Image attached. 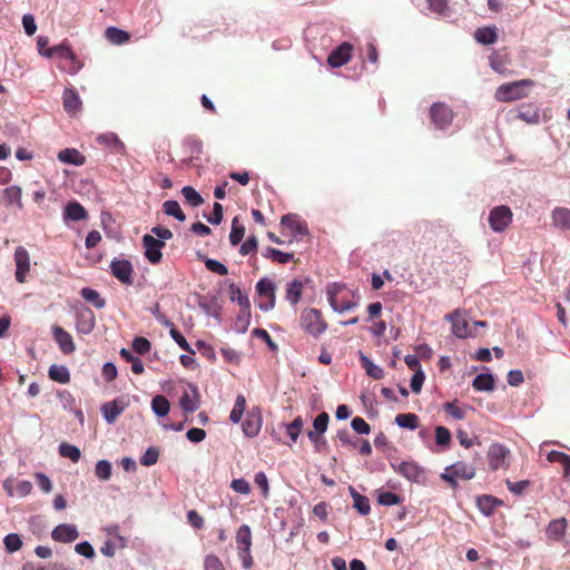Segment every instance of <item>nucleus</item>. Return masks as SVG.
I'll return each instance as SVG.
<instances>
[{
	"instance_id": "1",
	"label": "nucleus",
	"mask_w": 570,
	"mask_h": 570,
	"mask_svg": "<svg viewBox=\"0 0 570 570\" xmlns=\"http://www.w3.org/2000/svg\"><path fill=\"white\" fill-rule=\"evenodd\" d=\"M533 86L534 81L531 79H521L505 82L495 89L494 98L501 102H512L520 100L529 96L527 88H531Z\"/></svg>"
},
{
	"instance_id": "2",
	"label": "nucleus",
	"mask_w": 570,
	"mask_h": 570,
	"mask_svg": "<svg viewBox=\"0 0 570 570\" xmlns=\"http://www.w3.org/2000/svg\"><path fill=\"white\" fill-rule=\"evenodd\" d=\"M281 226L283 234L289 237V243L293 239L299 242L303 238H309L307 224L297 214L284 215L281 219Z\"/></svg>"
},
{
	"instance_id": "3",
	"label": "nucleus",
	"mask_w": 570,
	"mask_h": 570,
	"mask_svg": "<svg viewBox=\"0 0 570 570\" xmlns=\"http://www.w3.org/2000/svg\"><path fill=\"white\" fill-rule=\"evenodd\" d=\"M475 475V468L472 464H468L465 462L459 461L453 463L452 465L445 468L444 473H442V479L449 482L452 487H456L458 479L462 480H471Z\"/></svg>"
},
{
	"instance_id": "4",
	"label": "nucleus",
	"mask_w": 570,
	"mask_h": 570,
	"mask_svg": "<svg viewBox=\"0 0 570 570\" xmlns=\"http://www.w3.org/2000/svg\"><path fill=\"white\" fill-rule=\"evenodd\" d=\"M302 327L314 336H318L326 330V324L315 308L305 309L301 316Z\"/></svg>"
},
{
	"instance_id": "5",
	"label": "nucleus",
	"mask_w": 570,
	"mask_h": 570,
	"mask_svg": "<svg viewBox=\"0 0 570 570\" xmlns=\"http://www.w3.org/2000/svg\"><path fill=\"white\" fill-rule=\"evenodd\" d=\"M512 217L511 209L505 205H501L491 209L488 220L494 232H502L511 224Z\"/></svg>"
},
{
	"instance_id": "6",
	"label": "nucleus",
	"mask_w": 570,
	"mask_h": 570,
	"mask_svg": "<svg viewBox=\"0 0 570 570\" xmlns=\"http://www.w3.org/2000/svg\"><path fill=\"white\" fill-rule=\"evenodd\" d=\"M452 323V333L459 338L475 336L476 331L469 324L464 314L460 311H454L452 314L445 316Z\"/></svg>"
},
{
	"instance_id": "7",
	"label": "nucleus",
	"mask_w": 570,
	"mask_h": 570,
	"mask_svg": "<svg viewBox=\"0 0 570 570\" xmlns=\"http://www.w3.org/2000/svg\"><path fill=\"white\" fill-rule=\"evenodd\" d=\"M430 118L438 129H444L452 122L453 114L445 104L435 102L431 106Z\"/></svg>"
},
{
	"instance_id": "8",
	"label": "nucleus",
	"mask_w": 570,
	"mask_h": 570,
	"mask_svg": "<svg viewBox=\"0 0 570 570\" xmlns=\"http://www.w3.org/2000/svg\"><path fill=\"white\" fill-rule=\"evenodd\" d=\"M510 112L513 114V119H520L529 125H537L541 119L540 108L533 102L521 104Z\"/></svg>"
},
{
	"instance_id": "9",
	"label": "nucleus",
	"mask_w": 570,
	"mask_h": 570,
	"mask_svg": "<svg viewBox=\"0 0 570 570\" xmlns=\"http://www.w3.org/2000/svg\"><path fill=\"white\" fill-rule=\"evenodd\" d=\"M510 454V450L500 444L493 443L490 445L488 451L489 464L492 470H499L508 466L507 459Z\"/></svg>"
},
{
	"instance_id": "10",
	"label": "nucleus",
	"mask_w": 570,
	"mask_h": 570,
	"mask_svg": "<svg viewBox=\"0 0 570 570\" xmlns=\"http://www.w3.org/2000/svg\"><path fill=\"white\" fill-rule=\"evenodd\" d=\"M151 233L156 236L146 234L142 237V243L146 249H160L164 247V239H169L173 237V233L163 226H155L151 228Z\"/></svg>"
},
{
	"instance_id": "11",
	"label": "nucleus",
	"mask_w": 570,
	"mask_h": 570,
	"mask_svg": "<svg viewBox=\"0 0 570 570\" xmlns=\"http://www.w3.org/2000/svg\"><path fill=\"white\" fill-rule=\"evenodd\" d=\"M353 46L350 42L341 43L327 57V63L332 68H338L347 63L352 57Z\"/></svg>"
},
{
	"instance_id": "12",
	"label": "nucleus",
	"mask_w": 570,
	"mask_h": 570,
	"mask_svg": "<svg viewBox=\"0 0 570 570\" xmlns=\"http://www.w3.org/2000/svg\"><path fill=\"white\" fill-rule=\"evenodd\" d=\"M78 537V528L71 523H61L51 531V538L57 542L70 543L76 541Z\"/></svg>"
},
{
	"instance_id": "13",
	"label": "nucleus",
	"mask_w": 570,
	"mask_h": 570,
	"mask_svg": "<svg viewBox=\"0 0 570 570\" xmlns=\"http://www.w3.org/2000/svg\"><path fill=\"white\" fill-rule=\"evenodd\" d=\"M490 67L502 76H509L512 71L509 69L511 65V58L504 50H498L491 53L489 57Z\"/></svg>"
},
{
	"instance_id": "14",
	"label": "nucleus",
	"mask_w": 570,
	"mask_h": 570,
	"mask_svg": "<svg viewBox=\"0 0 570 570\" xmlns=\"http://www.w3.org/2000/svg\"><path fill=\"white\" fill-rule=\"evenodd\" d=\"M393 469L412 482H420L423 476V470L415 462L404 461L397 465L392 463Z\"/></svg>"
},
{
	"instance_id": "15",
	"label": "nucleus",
	"mask_w": 570,
	"mask_h": 570,
	"mask_svg": "<svg viewBox=\"0 0 570 570\" xmlns=\"http://www.w3.org/2000/svg\"><path fill=\"white\" fill-rule=\"evenodd\" d=\"M96 325V318L92 311L88 307H83L77 312V331L81 334H89L94 331Z\"/></svg>"
},
{
	"instance_id": "16",
	"label": "nucleus",
	"mask_w": 570,
	"mask_h": 570,
	"mask_svg": "<svg viewBox=\"0 0 570 570\" xmlns=\"http://www.w3.org/2000/svg\"><path fill=\"white\" fill-rule=\"evenodd\" d=\"M111 273L112 275L118 278L120 282L125 284H131L132 283V266L131 264L126 259H118L111 262Z\"/></svg>"
},
{
	"instance_id": "17",
	"label": "nucleus",
	"mask_w": 570,
	"mask_h": 570,
	"mask_svg": "<svg viewBox=\"0 0 570 570\" xmlns=\"http://www.w3.org/2000/svg\"><path fill=\"white\" fill-rule=\"evenodd\" d=\"M53 338L65 354L75 352L76 346L71 335L60 326L52 327Z\"/></svg>"
},
{
	"instance_id": "18",
	"label": "nucleus",
	"mask_w": 570,
	"mask_h": 570,
	"mask_svg": "<svg viewBox=\"0 0 570 570\" xmlns=\"http://www.w3.org/2000/svg\"><path fill=\"white\" fill-rule=\"evenodd\" d=\"M16 262V279L19 283H24L27 278V274L30 271V257L28 252H16L14 254Z\"/></svg>"
},
{
	"instance_id": "19",
	"label": "nucleus",
	"mask_w": 570,
	"mask_h": 570,
	"mask_svg": "<svg viewBox=\"0 0 570 570\" xmlns=\"http://www.w3.org/2000/svg\"><path fill=\"white\" fill-rule=\"evenodd\" d=\"M183 411L191 413L199 407V396L196 386L189 385V391H185L179 400Z\"/></svg>"
},
{
	"instance_id": "20",
	"label": "nucleus",
	"mask_w": 570,
	"mask_h": 570,
	"mask_svg": "<svg viewBox=\"0 0 570 570\" xmlns=\"http://www.w3.org/2000/svg\"><path fill=\"white\" fill-rule=\"evenodd\" d=\"M126 404L121 400H115L107 402L101 406V413L104 419L109 423H114L116 419L124 412Z\"/></svg>"
},
{
	"instance_id": "21",
	"label": "nucleus",
	"mask_w": 570,
	"mask_h": 570,
	"mask_svg": "<svg viewBox=\"0 0 570 570\" xmlns=\"http://www.w3.org/2000/svg\"><path fill=\"white\" fill-rule=\"evenodd\" d=\"M552 225L563 232L570 230V209L556 207L551 213Z\"/></svg>"
},
{
	"instance_id": "22",
	"label": "nucleus",
	"mask_w": 570,
	"mask_h": 570,
	"mask_svg": "<svg viewBox=\"0 0 570 570\" xmlns=\"http://www.w3.org/2000/svg\"><path fill=\"white\" fill-rule=\"evenodd\" d=\"M62 100H63V108L68 114L75 115L76 112H78L81 109V100H80L78 94L76 92V90H73L71 88L65 89L63 95H62Z\"/></svg>"
},
{
	"instance_id": "23",
	"label": "nucleus",
	"mask_w": 570,
	"mask_h": 570,
	"mask_svg": "<svg viewBox=\"0 0 570 570\" xmlns=\"http://www.w3.org/2000/svg\"><path fill=\"white\" fill-rule=\"evenodd\" d=\"M97 141L109 147L115 154H124L125 151L124 142L112 132L99 135Z\"/></svg>"
},
{
	"instance_id": "24",
	"label": "nucleus",
	"mask_w": 570,
	"mask_h": 570,
	"mask_svg": "<svg viewBox=\"0 0 570 570\" xmlns=\"http://www.w3.org/2000/svg\"><path fill=\"white\" fill-rule=\"evenodd\" d=\"M58 159L61 163L82 166L86 163V157L77 149L66 148L59 151Z\"/></svg>"
},
{
	"instance_id": "25",
	"label": "nucleus",
	"mask_w": 570,
	"mask_h": 570,
	"mask_svg": "<svg viewBox=\"0 0 570 570\" xmlns=\"http://www.w3.org/2000/svg\"><path fill=\"white\" fill-rule=\"evenodd\" d=\"M262 428V417L259 414L249 413L243 422V432L247 436H256Z\"/></svg>"
},
{
	"instance_id": "26",
	"label": "nucleus",
	"mask_w": 570,
	"mask_h": 570,
	"mask_svg": "<svg viewBox=\"0 0 570 570\" xmlns=\"http://www.w3.org/2000/svg\"><path fill=\"white\" fill-rule=\"evenodd\" d=\"M87 215L85 207L77 202H69L63 210L65 219L73 222L82 220L87 218Z\"/></svg>"
},
{
	"instance_id": "27",
	"label": "nucleus",
	"mask_w": 570,
	"mask_h": 570,
	"mask_svg": "<svg viewBox=\"0 0 570 570\" xmlns=\"http://www.w3.org/2000/svg\"><path fill=\"white\" fill-rule=\"evenodd\" d=\"M474 39L482 45H493L498 40L497 27L478 28L474 32Z\"/></svg>"
},
{
	"instance_id": "28",
	"label": "nucleus",
	"mask_w": 570,
	"mask_h": 570,
	"mask_svg": "<svg viewBox=\"0 0 570 570\" xmlns=\"http://www.w3.org/2000/svg\"><path fill=\"white\" fill-rule=\"evenodd\" d=\"M75 55V52L71 50V48L67 43H60L58 46L48 48L46 52H42L43 57L52 58L53 56H57L61 62L65 60H68Z\"/></svg>"
},
{
	"instance_id": "29",
	"label": "nucleus",
	"mask_w": 570,
	"mask_h": 570,
	"mask_svg": "<svg viewBox=\"0 0 570 570\" xmlns=\"http://www.w3.org/2000/svg\"><path fill=\"white\" fill-rule=\"evenodd\" d=\"M350 494L353 498V507L362 515H367L371 510L370 501L366 497L360 494L353 487L348 488Z\"/></svg>"
},
{
	"instance_id": "30",
	"label": "nucleus",
	"mask_w": 570,
	"mask_h": 570,
	"mask_svg": "<svg viewBox=\"0 0 570 570\" xmlns=\"http://www.w3.org/2000/svg\"><path fill=\"white\" fill-rule=\"evenodd\" d=\"M547 460L560 463L563 466V476L566 479L570 478V456L568 454L553 450L548 452Z\"/></svg>"
},
{
	"instance_id": "31",
	"label": "nucleus",
	"mask_w": 570,
	"mask_h": 570,
	"mask_svg": "<svg viewBox=\"0 0 570 570\" xmlns=\"http://www.w3.org/2000/svg\"><path fill=\"white\" fill-rule=\"evenodd\" d=\"M567 527V520L564 518L556 519L551 521L547 529V534L549 539L560 540L564 534Z\"/></svg>"
},
{
	"instance_id": "32",
	"label": "nucleus",
	"mask_w": 570,
	"mask_h": 570,
	"mask_svg": "<svg viewBox=\"0 0 570 570\" xmlns=\"http://www.w3.org/2000/svg\"><path fill=\"white\" fill-rule=\"evenodd\" d=\"M49 377L58 383L66 384L70 381L69 370L65 365L52 364L48 372Z\"/></svg>"
},
{
	"instance_id": "33",
	"label": "nucleus",
	"mask_w": 570,
	"mask_h": 570,
	"mask_svg": "<svg viewBox=\"0 0 570 570\" xmlns=\"http://www.w3.org/2000/svg\"><path fill=\"white\" fill-rule=\"evenodd\" d=\"M360 361L366 371V374L375 380H380L384 375V371L379 365H375L366 355L360 352Z\"/></svg>"
},
{
	"instance_id": "34",
	"label": "nucleus",
	"mask_w": 570,
	"mask_h": 570,
	"mask_svg": "<svg viewBox=\"0 0 570 570\" xmlns=\"http://www.w3.org/2000/svg\"><path fill=\"white\" fill-rule=\"evenodd\" d=\"M472 385L476 391L490 392L494 389V379H493L492 374L481 373L475 376Z\"/></svg>"
},
{
	"instance_id": "35",
	"label": "nucleus",
	"mask_w": 570,
	"mask_h": 570,
	"mask_svg": "<svg viewBox=\"0 0 570 570\" xmlns=\"http://www.w3.org/2000/svg\"><path fill=\"white\" fill-rule=\"evenodd\" d=\"M476 504L484 515H490L494 511L495 507L500 504V501L491 495H482L476 499Z\"/></svg>"
},
{
	"instance_id": "36",
	"label": "nucleus",
	"mask_w": 570,
	"mask_h": 570,
	"mask_svg": "<svg viewBox=\"0 0 570 570\" xmlns=\"http://www.w3.org/2000/svg\"><path fill=\"white\" fill-rule=\"evenodd\" d=\"M302 291H303V283L295 279L287 284L286 289V299L292 304L296 305L301 297H302Z\"/></svg>"
},
{
	"instance_id": "37",
	"label": "nucleus",
	"mask_w": 570,
	"mask_h": 570,
	"mask_svg": "<svg viewBox=\"0 0 570 570\" xmlns=\"http://www.w3.org/2000/svg\"><path fill=\"white\" fill-rule=\"evenodd\" d=\"M81 297L88 303L92 304L96 308H102L106 305V301L100 294L90 287H83L80 292Z\"/></svg>"
},
{
	"instance_id": "38",
	"label": "nucleus",
	"mask_w": 570,
	"mask_h": 570,
	"mask_svg": "<svg viewBox=\"0 0 570 570\" xmlns=\"http://www.w3.org/2000/svg\"><path fill=\"white\" fill-rule=\"evenodd\" d=\"M245 235V226L236 216L232 220V230L229 234V240L233 246H236L240 243Z\"/></svg>"
},
{
	"instance_id": "39",
	"label": "nucleus",
	"mask_w": 570,
	"mask_h": 570,
	"mask_svg": "<svg viewBox=\"0 0 570 570\" xmlns=\"http://www.w3.org/2000/svg\"><path fill=\"white\" fill-rule=\"evenodd\" d=\"M151 410L157 416L163 417L167 415L170 410L169 401L163 395H156L151 400Z\"/></svg>"
},
{
	"instance_id": "40",
	"label": "nucleus",
	"mask_w": 570,
	"mask_h": 570,
	"mask_svg": "<svg viewBox=\"0 0 570 570\" xmlns=\"http://www.w3.org/2000/svg\"><path fill=\"white\" fill-rule=\"evenodd\" d=\"M4 199L9 204H16L19 209L23 207L22 190L19 186H10L3 190Z\"/></svg>"
},
{
	"instance_id": "41",
	"label": "nucleus",
	"mask_w": 570,
	"mask_h": 570,
	"mask_svg": "<svg viewBox=\"0 0 570 570\" xmlns=\"http://www.w3.org/2000/svg\"><path fill=\"white\" fill-rule=\"evenodd\" d=\"M106 38L115 45H122L129 40V33L116 27L106 29Z\"/></svg>"
},
{
	"instance_id": "42",
	"label": "nucleus",
	"mask_w": 570,
	"mask_h": 570,
	"mask_svg": "<svg viewBox=\"0 0 570 570\" xmlns=\"http://www.w3.org/2000/svg\"><path fill=\"white\" fill-rule=\"evenodd\" d=\"M229 293H230V299L233 302H236L244 311L248 312L249 306H250L248 296L246 294H244L240 291V288L234 284H232L229 286Z\"/></svg>"
},
{
	"instance_id": "43",
	"label": "nucleus",
	"mask_w": 570,
	"mask_h": 570,
	"mask_svg": "<svg viewBox=\"0 0 570 570\" xmlns=\"http://www.w3.org/2000/svg\"><path fill=\"white\" fill-rule=\"evenodd\" d=\"M163 210L166 215L173 216L176 219H178L179 222L186 220V215L181 210L178 202H176V200H166L163 204Z\"/></svg>"
},
{
	"instance_id": "44",
	"label": "nucleus",
	"mask_w": 570,
	"mask_h": 570,
	"mask_svg": "<svg viewBox=\"0 0 570 570\" xmlns=\"http://www.w3.org/2000/svg\"><path fill=\"white\" fill-rule=\"evenodd\" d=\"M246 399L244 395H237L229 419L233 423H238L245 412Z\"/></svg>"
},
{
	"instance_id": "45",
	"label": "nucleus",
	"mask_w": 570,
	"mask_h": 570,
	"mask_svg": "<svg viewBox=\"0 0 570 570\" xmlns=\"http://www.w3.org/2000/svg\"><path fill=\"white\" fill-rule=\"evenodd\" d=\"M181 195L184 196L186 202L193 207H198L204 203V199L200 196V194L191 186L183 187Z\"/></svg>"
},
{
	"instance_id": "46",
	"label": "nucleus",
	"mask_w": 570,
	"mask_h": 570,
	"mask_svg": "<svg viewBox=\"0 0 570 570\" xmlns=\"http://www.w3.org/2000/svg\"><path fill=\"white\" fill-rule=\"evenodd\" d=\"M417 416L413 413H402L397 414L395 417V423L400 428L415 430L417 428Z\"/></svg>"
},
{
	"instance_id": "47",
	"label": "nucleus",
	"mask_w": 570,
	"mask_h": 570,
	"mask_svg": "<svg viewBox=\"0 0 570 570\" xmlns=\"http://www.w3.org/2000/svg\"><path fill=\"white\" fill-rule=\"evenodd\" d=\"M59 454L62 458L70 459L72 462H78L81 458L80 450L76 445L66 442L59 445Z\"/></svg>"
},
{
	"instance_id": "48",
	"label": "nucleus",
	"mask_w": 570,
	"mask_h": 570,
	"mask_svg": "<svg viewBox=\"0 0 570 570\" xmlns=\"http://www.w3.org/2000/svg\"><path fill=\"white\" fill-rule=\"evenodd\" d=\"M236 542L238 544V548L252 547V532L248 525L243 524L238 528L236 533Z\"/></svg>"
},
{
	"instance_id": "49",
	"label": "nucleus",
	"mask_w": 570,
	"mask_h": 570,
	"mask_svg": "<svg viewBox=\"0 0 570 570\" xmlns=\"http://www.w3.org/2000/svg\"><path fill=\"white\" fill-rule=\"evenodd\" d=\"M256 292L259 296V299H263L265 297H269L275 295V285L274 283L268 278H262L256 284Z\"/></svg>"
},
{
	"instance_id": "50",
	"label": "nucleus",
	"mask_w": 570,
	"mask_h": 570,
	"mask_svg": "<svg viewBox=\"0 0 570 570\" xmlns=\"http://www.w3.org/2000/svg\"><path fill=\"white\" fill-rule=\"evenodd\" d=\"M111 463L108 460H99L95 466V474L100 481H108L111 478Z\"/></svg>"
},
{
	"instance_id": "51",
	"label": "nucleus",
	"mask_w": 570,
	"mask_h": 570,
	"mask_svg": "<svg viewBox=\"0 0 570 570\" xmlns=\"http://www.w3.org/2000/svg\"><path fill=\"white\" fill-rule=\"evenodd\" d=\"M303 425H304V421L301 416H297L294 419L293 422L285 424L286 433L288 434V436L291 438V440L293 442L297 441V439L302 432Z\"/></svg>"
},
{
	"instance_id": "52",
	"label": "nucleus",
	"mask_w": 570,
	"mask_h": 570,
	"mask_svg": "<svg viewBox=\"0 0 570 570\" xmlns=\"http://www.w3.org/2000/svg\"><path fill=\"white\" fill-rule=\"evenodd\" d=\"M429 4V9L443 17H448L450 14V7L448 0H426Z\"/></svg>"
},
{
	"instance_id": "53",
	"label": "nucleus",
	"mask_w": 570,
	"mask_h": 570,
	"mask_svg": "<svg viewBox=\"0 0 570 570\" xmlns=\"http://www.w3.org/2000/svg\"><path fill=\"white\" fill-rule=\"evenodd\" d=\"M3 543L6 547V550L9 553H13L21 549L22 547V540L17 533H9L4 537Z\"/></svg>"
},
{
	"instance_id": "54",
	"label": "nucleus",
	"mask_w": 570,
	"mask_h": 570,
	"mask_svg": "<svg viewBox=\"0 0 570 570\" xmlns=\"http://www.w3.org/2000/svg\"><path fill=\"white\" fill-rule=\"evenodd\" d=\"M82 67V62L77 58L76 55L59 65L60 69L70 75H76Z\"/></svg>"
},
{
	"instance_id": "55",
	"label": "nucleus",
	"mask_w": 570,
	"mask_h": 570,
	"mask_svg": "<svg viewBox=\"0 0 570 570\" xmlns=\"http://www.w3.org/2000/svg\"><path fill=\"white\" fill-rule=\"evenodd\" d=\"M159 458V451L157 448L150 446L148 448L142 456L140 458V463L145 466H151L157 463Z\"/></svg>"
},
{
	"instance_id": "56",
	"label": "nucleus",
	"mask_w": 570,
	"mask_h": 570,
	"mask_svg": "<svg viewBox=\"0 0 570 570\" xmlns=\"http://www.w3.org/2000/svg\"><path fill=\"white\" fill-rule=\"evenodd\" d=\"M255 484L261 489L264 499L269 497V483L264 472H257L254 476Z\"/></svg>"
},
{
	"instance_id": "57",
	"label": "nucleus",
	"mask_w": 570,
	"mask_h": 570,
	"mask_svg": "<svg viewBox=\"0 0 570 570\" xmlns=\"http://www.w3.org/2000/svg\"><path fill=\"white\" fill-rule=\"evenodd\" d=\"M330 416L326 412L318 414L313 421V430L317 431L322 435L326 432L328 426Z\"/></svg>"
},
{
	"instance_id": "58",
	"label": "nucleus",
	"mask_w": 570,
	"mask_h": 570,
	"mask_svg": "<svg viewBox=\"0 0 570 570\" xmlns=\"http://www.w3.org/2000/svg\"><path fill=\"white\" fill-rule=\"evenodd\" d=\"M377 502L381 505L391 507L400 503V498L393 492H380L377 495Z\"/></svg>"
},
{
	"instance_id": "59",
	"label": "nucleus",
	"mask_w": 570,
	"mask_h": 570,
	"mask_svg": "<svg viewBox=\"0 0 570 570\" xmlns=\"http://www.w3.org/2000/svg\"><path fill=\"white\" fill-rule=\"evenodd\" d=\"M451 441V433L444 426H436L435 429V442L441 446H448Z\"/></svg>"
},
{
	"instance_id": "60",
	"label": "nucleus",
	"mask_w": 570,
	"mask_h": 570,
	"mask_svg": "<svg viewBox=\"0 0 570 570\" xmlns=\"http://www.w3.org/2000/svg\"><path fill=\"white\" fill-rule=\"evenodd\" d=\"M204 570H225V568L217 556L208 554L204 560Z\"/></svg>"
},
{
	"instance_id": "61",
	"label": "nucleus",
	"mask_w": 570,
	"mask_h": 570,
	"mask_svg": "<svg viewBox=\"0 0 570 570\" xmlns=\"http://www.w3.org/2000/svg\"><path fill=\"white\" fill-rule=\"evenodd\" d=\"M230 488L237 492V493H240V494H249L250 493V485L249 483L243 479V478H239V479H234L230 483Z\"/></svg>"
},
{
	"instance_id": "62",
	"label": "nucleus",
	"mask_w": 570,
	"mask_h": 570,
	"mask_svg": "<svg viewBox=\"0 0 570 570\" xmlns=\"http://www.w3.org/2000/svg\"><path fill=\"white\" fill-rule=\"evenodd\" d=\"M75 551L83 556L85 558L92 559L95 557V550L92 546L88 541H82L80 543H77L75 547Z\"/></svg>"
},
{
	"instance_id": "63",
	"label": "nucleus",
	"mask_w": 570,
	"mask_h": 570,
	"mask_svg": "<svg viewBox=\"0 0 570 570\" xmlns=\"http://www.w3.org/2000/svg\"><path fill=\"white\" fill-rule=\"evenodd\" d=\"M205 265L208 271L218 275H226L228 273L227 267L216 259L208 258L205 261Z\"/></svg>"
},
{
	"instance_id": "64",
	"label": "nucleus",
	"mask_w": 570,
	"mask_h": 570,
	"mask_svg": "<svg viewBox=\"0 0 570 570\" xmlns=\"http://www.w3.org/2000/svg\"><path fill=\"white\" fill-rule=\"evenodd\" d=\"M352 429L358 434H368L371 431L370 425L365 422L364 419L356 416L351 422Z\"/></svg>"
}]
</instances>
